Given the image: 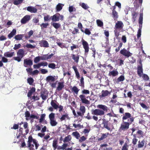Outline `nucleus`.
Here are the masks:
<instances>
[{
	"label": "nucleus",
	"mask_w": 150,
	"mask_h": 150,
	"mask_svg": "<svg viewBox=\"0 0 150 150\" xmlns=\"http://www.w3.org/2000/svg\"><path fill=\"white\" fill-rule=\"evenodd\" d=\"M79 97L82 103L86 105L89 104L90 102L89 101L87 100L85 97V96L83 95H81L79 96Z\"/></svg>",
	"instance_id": "9d476101"
},
{
	"label": "nucleus",
	"mask_w": 150,
	"mask_h": 150,
	"mask_svg": "<svg viewBox=\"0 0 150 150\" xmlns=\"http://www.w3.org/2000/svg\"><path fill=\"white\" fill-rule=\"evenodd\" d=\"M79 5L81 6L83 8L85 9H87L89 8V7L88 6L84 3H80Z\"/></svg>",
	"instance_id": "58836bf2"
},
{
	"label": "nucleus",
	"mask_w": 150,
	"mask_h": 150,
	"mask_svg": "<svg viewBox=\"0 0 150 150\" xmlns=\"http://www.w3.org/2000/svg\"><path fill=\"white\" fill-rule=\"evenodd\" d=\"M71 91L72 93H74L76 94V95H77L78 92L79 90L76 86H74L71 89Z\"/></svg>",
	"instance_id": "5701e85b"
},
{
	"label": "nucleus",
	"mask_w": 150,
	"mask_h": 150,
	"mask_svg": "<svg viewBox=\"0 0 150 150\" xmlns=\"http://www.w3.org/2000/svg\"><path fill=\"white\" fill-rule=\"evenodd\" d=\"M129 122H123L121 125L120 129L123 130L127 129L129 128Z\"/></svg>",
	"instance_id": "6e6552de"
},
{
	"label": "nucleus",
	"mask_w": 150,
	"mask_h": 150,
	"mask_svg": "<svg viewBox=\"0 0 150 150\" xmlns=\"http://www.w3.org/2000/svg\"><path fill=\"white\" fill-rule=\"evenodd\" d=\"M119 29L116 28H115V29L114 30L115 36L117 38L118 37L119 35Z\"/></svg>",
	"instance_id": "603ef678"
},
{
	"label": "nucleus",
	"mask_w": 150,
	"mask_h": 150,
	"mask_svg": "<svg viewBox=\"0 0 150 150\" xmlns=\"http://www.w3.org/2000/svg\"><path fill=\"white\" fill-rule=\"evenodd\" d=\"M137 73L139 76L141 77L143 74L142 67L138 66L137 67Z\"/></svg>",
	"instance_id": "6ab92c4d"
},
{
	"label": "nucleus",
	"mask_w": 150,
	"mask_h": 150,
	"mask_svg": "<svg viewBox=\"0 0 150 150\" xmlns=\"http://www.w3.org/2000/svg\"><path fill=\"white\" fill-rule=\"evenodd\" d=\"M25 116L26 117V119L27 120H30L31 123L34 122V119H38L39 116L38 115H35L33 114L30 115V112L28 111H26L25 112Z\"/></svg>",
	"instance_id": "7ed1b4c3"
},
{
	"label": "nucleus",
	"mask_w": 150,
	"mask_h": 150,
	"mask_svg": "<svg viewBox=\"0 0 150 150\" xmlns=\"http://www.w3.org/2000/svg\"><path fill=\"white\" fill-rule=\"evenodd\" d=\"M33 33V31L31 30L28 33V35H25V36L26 39L29 38L31 35H32Z\"/></svg>",
	"instance_id": "a19ab883"
},
{
	"label": "nucleus",
	"mask_w": 150,
	"mask_h": 150,
	"mask_svg": "<svg viewBox=\"0 0 150 150\" xmlns=\"http://www.w3.org/2000/svg\"><path fill=\"white\" fill-rule=\"evenodd\" d=\"M35 88H32L29 91L28 94V97H30L32 94L35 93Z\"/></svg>",
	"instance_id": "393cba45"
},
{
	"label": "nucleus",
	"mask_w": 150,
	"mask_h": 150,
	"mask_svg": "<svg viewBox=\"0 0 150 150\" xmlns=\"http://www.w3.org/2000/svg\"><path fill=\"white\" fill-rule=\"evenodd\" d=\"M45 115H46L45 114H42L41 115L40 118L39 120V122L40 123H41L42 122V121L44 120Z\"/></svg>",
	"instance_id": "864d4df0"
},
{
	"label": "nucleus",
	"mask_w": 150,
	"mask_h": 150,
	"mask_svg": "<svg viewBox=\"0 0 150 150\" xmlns=\"http://www.w3.org/2000/svg\"><path fill=\"white\" fill-rule=\"evenodd\" d=\"M40 46L41 47H49V44L45 40H42L39 42Z\"/></svg>",
	"instance_id": "f8f14e48"
},
{
	"label": "nucleus",
	"mask_w": 150,
	"mask_h": 150,
	"mask_svg": "<svg viewBox=\"0 0 150 150\" xmlns=\"http://www.w3.org/2000/svg\"><path fill=\"white\" fill-rule=\"evenodd\" d=\"M16 33V30L15 29L13 30L9 34L8 37L9 38H11L15 35Z\"/></svg>",
	"instance_id": "72a5a7b5"
},
{
	"label": "nucleus",
	"mask_w": 150,
	"mask_h": 150,
	"mask_svg": "<svg viewBox=\"0 0 150 150\" xmlns=\"http://www.w3.org/2000/svg\"><path fill=\"white\" fill-rule=\"evenodd\" d=\"M59 119L60 121H62L66 119L69 120V118L68 114L67 113H65L64 114L62 115L61 117H59Z\"/></svg>",
	"instance_id": "412c9836"
},
{
	"label": "nucleus",
	"mask_w": 150,
	"mask_h": 150,
	"mask_svg": "<svg viewBox=\"0 0 150 150\" xmlns=\"http://www.w3.org/2000/svg\"><path fill=\"white\" fill-rule=\"evenodd\" d=\"M145 141L144 139L141 142L139 141L138 145V148H141L143 147L144 145Z\"/></svg>",
	"instance_id": "c85d7f7f"
},
{
	"label": "nucleus",
	"mask_w": 150,
	"mask_h": 150,
	"mask_svg": "<svg viewBox=\"0 0 150 150\" xmlns=\"http://www.w3.org/2000/svg\"><path fill=\"white\" fill-rule=\"evenodd\" d=\"M27 10L28 11L32 13H35L37 11V10L36 8L32 6H28L27 8Z\"/></svg>",
	"instance_id": "dca6fc26"
},
{
	"label": "nucleus",
	"mask_w": 150,
	"mask_h": 150,
	"mask_svg": "<svg viewBox=\"0 0 150 150\" xmlns=\"http://www.w3.org/2000/svg\"><path fill=\"white\" fill-rule=\"evenodd\" d=\"M64 87V82H59L57 84V87L56 90L60 91Z\"/></svg>",
	"instance_id": "ddd939ff"
},
{
	"label": "nucleus",
	"mask_w": 150,
	"mask_h": 150,
	"mask_svg": "<svg viewBox=\"0 0 150 150\" xmlns=\"http://www.w3.org/2000/svg\"><path fill=\"white\" fill-rule=\"evenodd\" d=\"M102 92V94L99 96V97L100 98L107 96L109 94H110L109 92L107 90L103 91Z\"/></svg>",
	"instance_id": "a211bd4d"
},
{
	"label": "nucleus",
	"mask_w": 150,
	"mask_h": 150,
	"mask_svg": "<svg viewBox=\"0 0 150 150\" xmlns=\"http://www.w3.org/2000/svg\"><path fill=\"white\" fill-rule=\"evenodd\" d=\"M81 42L83 47L85 49V52L88 53L89 51L88 45V43L83 39L82 40Z\"/></svg>",
	"instance_id": "1a4fd4ad"
},
{
	"label": "nucleus",
	"mask_w": 150,
	"mask_h": 150,
	"mask_svg": "<svg viewBox=\"0 0 150 150\" xmlns=\"http://www.w3.org/2000/svg\"><path fill=\"white\" fill-rule=\"evenodd\" d=\"M20 125H23V126L25 129H28V123L27 122H21V123H20ZM21 127V126H20V127Z\"/></svg>",
	"instance_id": "4d7b16f0"
},
{
	"label": "nucleus",
	"mask_w": 150,
	"mask_h": 150,
	"mask_svg": "<svg viewBox=\"0 0 150 150\" xmlns=\"http://www.w3.org/2000/svg\"><path fill=\"white\" fill-rule=\"evenodd\" d=\"M72 134L77 139H79L80 138V134L77 131L73 132Z\"/></svg>",
	"instance_id": "473e14b6"
},
{
	"label": "nucleus",
	"mask_w": 150,
	"mask_h": 150,
	"mask_svg": "<svg viewBox=\"0 0 150 150\" xmlns=\"http://www.w3.org/2000/svg\"><path fill=\"white\" fill-rule=\"evenodd\" d=\"M143 14L141 13L140 15V17L139 18V24H142Z\"/></svg>",
	"instance_id": "6e6d98bb"
},
{
	"label": "nucleus",
	"mask_w": 150,
	"mask_h": 150,
	"mask_svg": "<svg viewBox=\"0 0 150 150\" xmlns=\"http://www.w3.org/2000/svg\"><path fill=\"white\" fill-rule=\"evenodd\" d=\"M141 77H142L143 79L145 81H148L149 79L148 76L146 74H143Z\"/></svg>",
	"instance_id": "13d9d810"
},
{
	"label": "nucleus",
	"mask_w": 150,
	"mask_h": 150,
	"mask_svg": "<svg viewBox=\"0 0 150 150\" xmlns=\"http://www.w3.org/2000/svg\"><path fill=\"white\" fill-rule=\"evenodd\" d=\"M60 14L59 13L54 15L51 17L52 20L53 21L56 22L59 21V16Z\"/></svg>",
	"instance_id": "4468645a"
},
{
	"label": "nucleus",
	"mask_w": 150,
	"mask_h": 150,
	"mask_svg": "<svg viewBox=\"0 0 150 150\" xmlns=\"http://www.w3.org/2000/svg\"><path fill=\"white\" fill-rule=\"evenodd\" d=\"M47 54L43 55L40 57V59L42 60H46L47 59Z\"/></svg>",
	"instance_id": "774afa93"
},
{
	"label": "nucleus",
	"mask_w": 150,
	"mask_h": 150,
	"mask_svg": "<svg viewBox=\"0 0 150 150\" xmlns=\"http://www.w3.org/2000/svg\"><path fill=\"white\" fill-rule=\"evenodd\" d=\"M24 55V51L22 49L19 50V62L20 61L21 59Z\"/></svg>",
	"instance_id": "7c9ffc66"
},
{
	"label": "nucleus",
	"mask_w": 150,
	"mask_h": 150,
	"mask_svg": "<svg viewBox=\"0 0 150 150\" xmlns=\"http://www.w3.org/2000/svg\"><path fill=\"white\" fill-rule=\"evenodd\" d=\"M25 47L28 48L33 49L35 48V45H33L30 44H27L25 45Z\"/></svg>",
	"instance_id": "0e129e2a"
},
{
	"label": "nucleus",
	"mask_w": 150,
	"mask_h": 150,
	"mask_svg": "<svg viewBox=\"0 0 150 150\" xmlns=\"http://www.w3.org/2000/svg\"><path fill=\"white\" fill-rule=\"evenodd\" d=\"M120 53L121 54L127 57H128L129 56H131L132 54L129 50H126L125 48H123V49L121 50L120 51Z\"/></svg>",
	"instance_id": "20e7f679"
},
{
	"label": "nucleus",
	"mask_w": 150,
	"mask_h": 150,
	"mask_svg": "<svg viewBox=\"0 0 150 150\" xmlns=\"http://www.w3.org/2000/svg\"><path fill=\"white\" fill-rule=\"evenodd\" d=\"M80 111L82 112L83 115L85 112L86 109L85 106H81L80 108Z\"/></svg>",
	"instance_id": "09e8293b"
},
{
	"label": "nucleus",
	"mask_w": 150,
	"mask_h": 150,
	"mask_svg": "<svg viewBox=\"0 0 150 150\" xmlns=\"http://www.w3.org/2000/svg\"><path fill=\"white\" fill-rule=\"evenodd\" d=\"M49 117L50 120L55 119V114L51 113L49 115Z\"/></svg>",
	"instance_id": "5fc2aeb1"
},
{
	"label": "nucleus",
	"mask_w": 150,
	"mask_h": 150,
	"mask_svg": "<svg viewBox=\"0 0 150 150\" xmlns=\"http://www.w3.org/2000/svg\"><path fill=\"white\" fill-rule=\"evenodd\" d=\"M14 54V52H7L4 53V55L5 56L8 57H12Z\"/></svg>",
	"instance_id": "2f4dec72"
},
{
	"label": "nucleus",
	"mask_w": 150,
	"mask_h": 150,
	"mask_svg": "<svg viewBox=\"0 0 150 150\" xmlns=\"http://www.w3.org/2000/svg\"><path fill=\"white\" fill-rule=\"evenodd\" d=\"M50 125L52 126H55L57 124V122L55 119L50 120Z\"/></svg>",
	"instance_id": "ea45409f"
},
{
	"label": "nucleus",
	"mask_w": 150,
	"mask_h": 150,
	"mask_svg": "<svg viewBox=\"0 0 150 150\" xmlns=\"http://www.w3.org/2000/svg\"><path fill=\"white\" fill-rule=\"evenodd\" d=\"M57 140L56 139H54L53 142L52 143V146L54 148V150H55L56 149L57 146Z\"/></svg>",
	"instance_id": "c756f323"
},
{
	"label": "nucleus",
	"mask_w": 150,
	"mask_h": 150,
	"mask_svg": "<svg viewBox=\"0 0 150 150\" xmlns=\"http://www.w3.org/2000/svg\"><path fill=\"white\" fill-rule=\"evenodd\" d=\"M118 72L116 70H113L110 71L109 72L108 75L110 76L113 77L117 76L118 75Z\"/></svg>",
	"instance_id": "f3484780"
},
{
	"label": "nucleus",
	"mask_w": 150,
	"mask_h": 150,
	"mask_svg": "<svg viewBox=\"0 0 150 150\" xmlns=\"http://www.w3.org/2000/svg\"><path fill=\"white\" fill-rule=\"evenodd\" d=\"M69 10L70 12L75 11H76L75 8L73 6H70L69 7Z\"/></svg>",
	"instance_id": "3c124183"
},
{
	"label": "nucleus",
	"mask_w": 150,
	"mask_h": 150,
	"mask_svg": "<svg viewBox=\"0 0 150 150\" xmlns=\"http://www.w3.org/2000/svg\"><path fill=\"white\" fill-rule=\"evenodd\" d=\"M80 83L79 86H81L82 88H84V78L83 77H82L80 80Z\"/></svg>",
	"instance_id": "de8ad7c7"
},
{
	"label": "nucleus",
	"mask_w": 150,
	"mask_h": 150,
	"mask_svg": "<svg viewBox=\"0 0 150 150\" xmlns=\"http://www.w3.org/2000/svg\"><path fill=\"white\" fill-rule=\"evenodd\" d=\"M103 127L109 130H110V128L108 126V122L105 121L104 119H103Z\"/></svg>",
	"instance_id": "4be33fe9"
},
{
	"label": "nucleus",
	"mask_w": 150,
	"mask_h": 150,
	"mask_svg": "<svg viewBox=\"0 0 150 150\" xmlns=\"http://www.w3.org/2000/svg\"><path fill=\"white\" fill-rule=\"evenodd\" d=\"M86 139L87 138L83 136L80 137V138L79 139V142L81 143L86 140Z\"/></svg>",
	"instance_id": "8fccbe9b"
},
{
	"label": "nucleus",
	"mask_w": 150,
	"mask_h": 150,
	"mask_svg": "<svg viewBox=\"0 0 150 150\" xmlns=\"http://www.w3.org/2000/svg\"><path fill=\"white\" fill-rule=\"evenodd\" d=\"M112 15L113 16V18L115 20L117 19L118 17L117 12L114 9L112 10Z\"/></svg>",
	"instance_id": "bb28decb"
},
{
	"label": "nucleus",
	"mask_w": 150,
	"mask_h": 150,
	"mask_svg": "<svg viewBox=\"0 0 150 150\" xmlns=\"http://www.w3.org/2000/svg\"><path fill=\"white\" fill-rule=\"evenodd\" d=\"M55 76H48L46 78V81L50 83L54 82L55 80Z\"/></svg>",
	"instance_id": "2eb2a0df"
},
{
	"label": "nucleus",
	"mask_w": 150,
	"mask_h": 150,
	"mask_svg": "<svg viewBox=\"0 0 150 150\" xmlns=\"http://www.w3.org/2000/svg\"><path fill=\"white\" fill-rule=\"evenodd\" d=\"M132 16L133 20V21H135L136 20V18L137 16V14L135 12H133L132 13Z\"/></svg>",
	"instance_id": "bf43d9fd"
},
{
	"label": "nucleus",
	"mask_w": 150,
	"mask_h": 150,
	"mask_svg": "<svg viewBox=\"0 0 150 150\" xmlns=\"http://www.w3.org/2000/svg\"><path fill=\"white\" fill-rule=\"evenodd\" d=\"M96 23L98 26L102 27L103 26V22L100 20L98 19L96 20Z\"/></svg>",
	"instance_id": "4c0bfd02"
},
{
	"label": "nucleus",
	"mask_w": 150,
	"mask_h": 150,
	"mask_svg": "<svg viewBox=\"0 0 150 150\" xmlns=\"http://www.w3.org/2000/svg\"><path fill=\"white\" fill-rule=\"evenodd\" d=\"M64 6V4H62L60 3H59L56 7V9L57 11H60L62 9L63 6Z\"/></svg>",
	"instance_id": "a878e982"
},
{
	"label": "nucleus",
	"mask_w": 150,
	"mask_h": 150,
	"mask_svg": "<svg viewBox=\"0 0 150 150\" xmlns=\"http://www.w3.org/2000/svg\"><path fill=\"white\" fill-rule=\"evenodd\" d=\"M48 93L45 90H43L41 92V97L43 100H45L47 99L48 96Z\"/></svg>",
	"instance_id": "9b49d317"
},
{
	"label": "nucleus",
	"mask_w": 150,
	"mask_h": 150,
	"mask_svg": "<svg viewBox=\"0 0 150 150\" xmlns=\"http://www.w3.org/2000/svg\"><path fill=\"white\" fill-rule=\"evenodd\" d=\"M72 58L74 60L76 63H78L79 59V56L78 55H75L73 54L72 55Z\"/></svg>",
	"instance_id": "f704fd0d"
},
{
	"label": "nucleus",
	"mask_w": 150,
	"mask_h": 150,
	"mask_svg": "<svg viewBox=\"0 0 150 150\" xmlns=\"http://www.w3.org/2000/svg\"><path fill=\"white\" fill-rule=\"evenodd\" d=\"M32 99H33L34 101H35L39 100V97L35 93L34 96L32 97Z\"/></svg>",
	"instance_id": "69168bd1"
},
{
	"label": "nucleus",
	"mask_w": 150,
	"mask_h": 150,
	"mask_svg": "<svg viewBox=\"0 0 150 150\" xmlns=\"http://www.w3.org/2000/svg\"><path fill=\"white\" fill-rule=\"evenodd\" d=\"M48 25V24L47 23H42L40 25V26L42 29L43 28H46L47 26Z\"/></svg>",
	"instance_id": "338daca9"
},
{
	"label": "nucleus",
	"mask_w": 150,
	"mask_h": 150,
	"mask_svg": "<svg viewBox=\"0 0 150 150\" xmlns=\"http://www.w3.org/2000/svg\"><path fill=\"white\" fill-rule=\"evenodd\" d=\"M131 116V114L129 113L126 112L123 117L122 119L123 120H126L127 118H130Z\"/></svg>",
	"instance_id": "c9c22d12"
},
{
	"label": "nucleus",
	"mask_w": 150,
	"mask_h": 150,
	"mask_svg": "<svg viewBox=\"0 0 150 150\" xmlns=\"http://www.w3.org/2000/svg\"><path fill=\"white\" fill-rule=\"evenodd\" d=\"M90 130V128L85 129L83 130V132L85 134L86 136L87 137L88 135V134Z\"/></svg>",
	"instance_id": "a18cd8bd"
},
{
	"label": "nucleus",
	"mask_w": 150,
	"mask_h": 150,
	"mask_svg": "<svg viewBox=\"0 0 150 150\" xmlns=\"http://www.w3.org/2000/svg\"><path fill=\"white\" fill-rule=\"evenodd\" d=\"M48 66L49 68H51L53 69L56 68V65L53 63L49 64Z\"/></svg>",
	"instance_id": "49530a36"
},
{
	"label": "nucleus",
	"mask_w": 150,
	"mask_h": 150,
	"mask_svg": "<svg viewBox=\"0 0 150 150\" xmlns=\"http://www.w3.org/2000/svg\"><path fill=\"white\" fill-rule=\"evenodd\" d=\"M53 26L56 29H57L60 26V24L59 23H53L52 24Z\"/></svg>",
	"instance_id": "c03bdc74"
},
{
	"label": "nucleus",
	"mask_w": 150,
	"mask_h": 150,
	"mask_svg": "<svg viewBox=\"0 0 150 150\" xmlns=\"http://www.w3.org/2000/svg\"><path fill=\"white\" fill-rule=\"evenodd\" d=\"M57 45L61 48H67L68 47V46H66L65 44L64 43H62L61 42H57Z\"/></svg>",
	"instance_id": "37998d69"
},
{
	"label": "nucleus",
	"mask_w": 150,
	"mask_h": 150,
	"mask_svg": "<svg viewBox=\"0 0 150 150\" xmlns=\"http://www.w3.org/2000/svg\"><path fill=\"white\" fill-rule=\"evenodd\" d=\"M97 108L98 109L92 110V114L102 116L105 114V111L108 110V107L106 106L103 105H97Z\"/></svg>",
	"instance_id": "f257e3e1"
},
{
	"label": "nucleus",
	"mask_w": 150,
	"mask_h": 150,
	"mask_svg": "<svg viewBox=\"0 0 150 150\" xmlns=\"http://www.w3.org/2000/svg\"><path fill=\"white\" fill-rule=\"evenodd\" d=\"M71 139V137L70 135H69L66 137L63 140L64 142H67L70 141Z\"/></svg>",
	"instance_id": "79ce46f5"
},
{
	"label": "nucleus",
	"mask_w": 150,
	"mask_h": 150,
	"mask_svg": "<svg viewBox=\"0 0 150 150\" xmlns=\"http://www.w3.org/2000/svg\"><path fill=\"white\" fill-rule=\"evenodd\" d=\"M30 19V16L29 15H26L21 19V22L22 24H25L29 21Z\"/></svg>",
	"instance_id": "0eeeda50"
},
{
	"label": "nucleus",
	"mask_w": 150,
	"mask_h": 150,
	"mask_svg": "<svg viewBox=\"0 0 150 150\" xmlns=\"http://www.w3.org/2000/svg\"><path fill=\"white\" fill-rule=\"evenodd\" d=\"M28 145L30 150L37 149L39 146L38 141L33 139L31 136H30L28 137Z\"/></svg>",
	"instance_id": "f03ea898"
},
{
	"label": "nucleus",
	"mask_w": 150,
	"mask_h": 150,
	"mask_svg": "<svg viewBox=\"0 0 150 150\" xmlns=\"http://www.w3.org/2000/svg\"><path fill=\"white\" fill-rule=\"evenodd\" d=\"M33 21L34 23L37 24V25H39V20L38 18H34L33 19Z\"/></svg>",
	"instance_id": "e2e57ef3"
},
{
	"label": "nucleus",
	"mask_w": 150,
	"mask_h": 150,
	"mask_svg": "<svg viewBox=\"0 0 150 150\" xmlns=\"http://www.w3.org/2000/svg\"><path fill=\"white\" fill-rule=\"evenodd\" d=\"M109 133H106L104 134H102V136L101 137L99 138L98 140L99 141H101L104 139L106 138L109 134Z\"/></svg>",
	"instance_id": "cd10ccee"
},
{
	"label": "nucleus",
	"mask_w": 150,
	"mask_h": 150,
	"mask_svg": "<svg viewBox=\"0 0 150 150\" xmlns=\"http://www.w3.org/2000/svg\"><path fill=\"white\" fill-rule=\"evenodd\" d=\"M27 81L30 85H32L34 81V80L32 78H29L28 79Z\"/></svg>",
	"instance_id": "680f3d73"
},
{
	"label": "nucleus",
	"mask_w": 150,
	"mask_h": 150,
	"mask_svg": "<svg viewBox=\"0 0 150 150\" xmlns=\"http://www.w3.org/2000/svg\"><path fill=\"white\" fill-rule=\"evenodd\" d=\"M124 27V24L122 22L120 21H118L116 23L115 25V28L116 29H118L119 30H122Z\"/></svg>",
	"instance_id": "39448f33"
},
{
	"label": "nucleus",
	"mask_w": 150,
	"mask_h": 150,
	"mask_svg": "<svg viewBox=\"0 0 150 150\" xmlns=\"http://www.w3.org/2000/svg\"><path fill=\"white\" fill-rule=\"evenodd\" d=\"M73 69H74L76 74V77L77 79H79L80 78V74L79 72L78 71V69L77 68L74 66L72 67Z\"/></svg>",
	"instance_id": "b1692460"
},
{
	"label": "nucleus",
	"mask_w": 150,
	"mask_h": 150,
	"mask_svg": "<svg viewBox=\"0 0 150 150\" xmlns=\"http://www.w3.org/2000/svg\"><path fill=\"white\" fill-rule=\"evenodd\" d=\"M40 59V57H37L34 58V61L35 63H37L39 62Z\"/></svg>",
	"instance_id": "052dcab7"
},
{
	"label": "nucleus",
	"mask_w": 150,
	"mask_h": 150,
	"mask_svg": "<svg viewBox=\"0 0 150 150\" xmlns=\"http://www.w3.org/2000/svg\"><path fill=\"white\" fill-rule=\"evenodd\" d=\"M125 80V77L123 75H121L118 77L117 80V83H118L121 81H123Z\"/></svg>",
	"instance_id": "e433bc0d"
},
{
	"label": "nucleus",
	"mask_w": 150,
	"mask_h": 150,
	"mask_svg": "<svg viewBox=\"0 0 150 150\" xmlns=\"http://www.w3.org/2000/svg\"><path fill=\"white\" fill-rule=\"evenodd\" d=\"M24 65L25 67H30L33 64L32 60L29 59H24Z\"/></svg>",
	"instance_id": "423d86ee"
},
{
	"label": "nucleus",
	"mask_w": 150,
	"mask_h": 150,
	"mask_svg": "<svg viewBox=\"0 0 150 150\" xmlns=\"http://www.w3.org/2000/svg\"><path fill=\"white\" fill-rule=\"evenodd\" d=\"M57 102L54 100H52L51 102V105L55 109H57L58 108V105L56 103Z\"/></svg>",
	"instance_id": "aec40b11"
}]
</instances>
